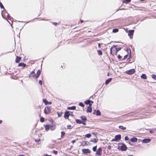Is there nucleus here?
Here are the masks:
<instances>
[{"label":"nucleus","mask_w":156,"mask_h":156,"mask_svg":"<svg viewBox=\"0 0 156 156\" xmlns=\"http://www.w3.org/2000/svg\"><path fill=\"white\" fill-rule=\"evenodd\" d=\"M84 103L86 105H89V106L87 107V112L91 113L92 111V108L91 106L92 105V104L94 103L93 101L90 100H87L85 101Z\"/></svg>","instance_id":"f257e3e1"},{"label":"nucleus","mask_w":156,"mask_h":156,"mask_svg":"<svg viewBox=\"0 0 156 156\" xmlns=\"http://www.w3.org/2000/svg\"><path fill=\"white\" fill-rule=\"evenodd\" d=\"M127 149V147L126 144L124 143H122V145L120 147L119 146H118L117 148V149L122 151H126Z\"/></svg>","instance_id":"f03ea898"},{"label":"nucleus","mask_w":156,"mask_h":156,"mask_svg":"<svg viewBox=\"0 0 156 156\" xmlns=\"http://www.w3.org/2000/svg\"><path fill=\"white\" fill-rule=\"evenodd\" d=\"M135 72V69H133L128 70H127L126 71L125 73L128 75H131L134 74Z\"/></svg>","instance_id":"7ed1b4c3"},{"label":"nucleus","mask_w":156,"mask_h":156,"mask_svg":"<svg viewBox=\"0 0 156 156\" xmlns=\"http://www.w3.org/2000/svg\"><path fill=\"white\" fill-rule=\"evenodd\" d=\"M134 33V30H129L128 32V35L130 39H132V36L133 35Z\"/></svg>","instance_id":"20e7f679"},{"label":"nucleus","mask_w":156,"mask_h":156,"mask_svg":"<svg viewBox=\"0 0 156 156\" xmlns=\"http://www.w3.org/2000/svg\"><path fill=\"white\" fill-rule=\"evenodd\" d=\"M82 152L83 154H86L90 153L91 151L88 149L84 148L82 149Z\"/></svg>","instance_id":"39448f33"},{"label":"nucleus","mask_w":156,"mask_h":156,"mask_svg":"<svg viewBox=\"0 0 156 156\" xmlns=\"http://www.w3.org/2000/svg\"><path fill=\"white\" fill-rule=\"evenodd\" d=\"M69 116H70V112L68 111H66L64 115V118L66 119H69Z\"/></svg>","instance_id":"423d86ee"},{"label":"nucleus","mask_w":156,"mask_h":156,"mask_svg":"<svg viewBox=\"0 0 156 156\" xmlns=\"http://www.w3.org/2000/svg\"><path fill=\"white\" fill-rule=\"evenodd\" d=\"M47 109L48 111V112L47 111H46V108H45L44 110V113L46 114H49V113H50L51 112V107L48 106L47 107Z\"/></svg>","instance_id":"0eeeda50"},{"label":"nucleus","mask_w":156,"mask_h":156,"mask_svg":"<svg viewBox=\"0 0 156 156\" xmlns=\"http://www.w3.org/2000/svg\"><path fill=\"white\" fill-rule=\"evenodd\" d=\"M102 148L101 147H99L98 149V150L96 151V154L98 156H100L101 155V153L102 152Z\"/></svg>","instance_id":"6e6552de"},{"label":"nucleus","mask_w":156,"mask_h":156,"mask_svg":"<svg viewBox=\"0 0 156 156\" xmlns=\"http://www.w3.org/2000/svg\"><path fill=\"white\" fill-rule=\"evenodd\" d=\"M115 48L113 47V45L110 48V54L112 55H114V54L115 53Z\"/></svg>","instance_id":"1a4fd4ad"},{"label":"nucleus","mask_w":156,"mask_h":156,"mask_svg":"<svg viewBox=\"0 0 156 156\" xmlns=\"http://www.w3.org/2000/svg\"><path fill=\"white\" fill-rule=\"evenodd\" d=\"M151 139L149 138H145L143 140L142 142L144 143H147L150 142Z\"/></svg>","instance_id":"9d476101"},{"label":"nucleus","mask_w":156,"mask_h":156,"mask_svg":"<svg viewBox=\"0 0 156 156\" xmlns=\"http://www.w3.org/2000/svg\"><path fill=\"white\" fill-rule=\"evenodd\" d=\"M121 139V135L120 134H118L115 136V139L116 140V141H119Z\"/></svg>","instance_id":"9b49d317"},{"label":"nucleus","mask_w":156,"mask_h":156,"mask_svg":"<svg viewBox=\"0 0 156 156\" xmlns=\"http://www.w3.org/2000/svg\"><path fill=\"white\" fill-rule=\"evenodd\" d=\"M43 102L44 103L45 105H50L51 104V102H49L46 99H43Z\"/></svg>","instance_id":"f8f14e48"},{"label":"nucleus","mask_w":156,"mask_h":156,"mask_svg":"<svg viewBox=\"0 0 156 156\" xmlns=\"http://www.w3.org/2000/svg\"><path fill=\"white\" fill-rule=\"evenodd\" d=\"M137 139L136 137H133L130 139V141L133 143L136 142L137 141Z\"/></svg>","instance_id":"ddd939ff"},{"label":"nucleus","mask_w":156,"mask_h":156,"mask_svg":"<svg viewBox=\"0 0 156 156\" xmlns=\"http://www.w3.org/2000/svg\"><path fill=\"white\" fill-rule=\"evenodd\" d=\"M41 71L40 70H38L37 72L36 75L35 76V78L36 79H37L40 76L41 74Z\"/></svg>","instance_id":"4468645a"},{"label":"nucleus","mask_w":156,"mask_h":156,"mask_svg":"<svg viewBox=\"0 0 156 156\" xmlns=\"http://www.w3.org/2000/svg\"><path fill=\"white\" fill-rule=\"evenodd\" d=\"M31 76H32L34 78H35L36 75L34 72V70L31 73L29 77H30Z\"/></svg>","instance_id":"2eb2a0df"},{"label":"nucleus","mask_w":156,"mask_h":156,"mask_svg":"<svg viewBox=\"0 0 156 156\" xmlns=\"http://www.w3.org/2000/svg\"><path fill=\"white\" fill-rule=\"evenodd\" d=\"M76 107L75 106H73L72 107H68L67 108V109L69 110H74L76 109Z\"/></svg>","instance_id":"dca6fc26"},{"label":"nucleus","mask_w":156,"mask_h":156,"mask_svg":"<svg viewBox=\"0 0 156 156\" xmlns=\"http://www.w3.org/2000/svg\"><path fill=\"white\" fill-rule=\"evenodd\" d=\"M112 80V78H109L106 80L105 82V84L106 85H107L110 82H111Z\"/></svg>","instance_id":"f3484780"},{"label":"nucleus","mask_w":156,"mask_h":156,"mask_svg":"<svg viewBox=\"0 0 156 156\" xmlns=\"http://www.w3.org/2000/svg\"><path fill=\"white\" fill-rule=\"evenodd\" d=\"M44 127L45 130L47 131H48L49 129H50V125L48 124L44 126Z\"/></svg>","instance_id":"a211bd4d"},{"label":"nucleus","mask_w":156,"mask_h":156,"mask_svg":"<svg viewBox=\"0 0 156 156\" xmlns=\"http://www.w3.org/2000/svg\"><path fill=\"white\" fill-rule=\"evenodd\" d=\"M80 118L82 120V121H87V118L84 115H82L80 117Z\"/></svg>","instance_id":"6ab92c4d"},{"label":"nucleus","mask_w":156,"mask_h":156,"mask_svg":"<svg viewBox=\"0 0 156 156\" xmlns=\"http://www.w3.org/2000/svg\"><path fill=\"white\" fill-rule=\"evenodd\" d=\"M141 78L144 79H146L147 78V77L145 74H143L141 76Z\"/></svg>","instance_id":"aec40b11"},{"label":"nucleus","mask_w":156,"mask_h":156,"mask_svg":"<svg viewBox=\"0 0 156 156\" xmlns=\"http://www.w3.org/2000/svg\"><path fill=\"white\" fill-rule=\"evenodd\" d=\"M55 126L53 125H50V129H51V131L54 130L55 129Z\"/></svg>","instance_id":"412c9836"},{"label":"nucleus","mask_w":156,"mask_h":156,"mask_svg":"<svg viewBox=\"0 0 156 156\" xmlns=\"http://www.w3.org/2000/svg\"><path fill=\"white\" fill-rule=\"evenodd\" d=\"M95 114L97 116H100L101 115V113L100 111L99 110H98L96 111Z\"/></svg>","instance_id":"4be33fe9"},{"label":"nucleus","mask_w":156,"mask_h":156,"mask_svg":"<svg viewBox=\"0 0 156 156\" xmlns=\"http://www.w3.org/2000/svg\"><path fill=\"white\" fill-rule=\"evenodd\" d=\"M113 47L115 48V49H116V51H117L118 52V51H119L121 49V48L120 47H119L118 48H117V47H116V45H113Z\"/></svg>","instance_id":"5701e85b"},{"label":"nucleus","mask_w":156,"mask_h":156,"mask_svg":"<svg viewBox=\"0 0 156 156\" xmlns=\"http://www.w3.org/2000/svg\"><path fill=\"white\" fill-rule=\"evenodd\" d=\"M87 141H83L81 143V144L80 145L81 146H84L85 145H87Z\"/></svg>","instance_id":"b1692460"},{"label":"nucleus","mask_w":156,"mask_h":156,"mask_svg":"<svg viewBox=\"0 0 156 156\" xmlns=\"http://www.w3.org/2000/svg\"><path fill=\"white\" fill-rule=\"evenodd\" d=\"M90 142H93L94 143H96L97 142V140L95 138H94L93 139H91Z\"/></svg>","instance_id":"393cba45"},{"label":"nucleus","mask_w":156,"mask_h":156,"mask_svg":"<svg viewBox=\"0 0 156 156\" xmlns=\"http://www.w3.org/2000/svg\"><path fill=\"white\" fill-rule=\"evenodd\" d=\"M119 129H121L122 130H125L126 129V127H124L122 126H119Z\"/></svg>","instance_id":"a878e982"},{"label":"nucleus","mask_w":156,"mask_h":156,"mask_svg":"<svg viewBox=\"0 0 156 156\" xmlns=\"http://www.w3.org/2000/svg\"><path fill=\"white\" fill-rule=\"evenodd\" d=\"M76 122L77 123L79 124H81L82 123V121L80 119H76Z\"/></svg>","instance_id":"bb28decb"},{"label":"nucleus","mask_w":156,"mask_h":156,"mask_svg":"<svg viewBox=\"0 0 156 156\" xmlns=\"http://www.w3.org/2000/svg\"><path fill=\"white\" fill-rule=\"evenodd\" d=\"M26 66V64L23 62H20V67H25Z\"/></svg>","instance_id":"cd10ccee"},{"label":"nucleus","mask_w":156,"mask_h":156,"mask_svg":"<svg viewBox=\"0 0 156 156\" xmlns=\"http://www.w3.org/2000/svg\"><path fill=\"white\" fill-rule=\"evenodd\" d=\"M91 134L90 133H88L85 135V137L87 138L90 137L91 136Z\"/></svg>","instance_id":"c85d7f7f"},{"label":"nucleus","mask_w":156,"mask_h":156,"mask_svg":"<svg viewBox=\"0 0 156 156\" xmlns=\"http://www.w3.org/2000/svg\"><path fill=\"white\" fill-rule=\"evenodd\" d=\"M61 137L63 138L64 137V136L65 135L66 133H65V132L64 131H62L61 132Z\"/></svg>","instance_id":"c756f323"},{"label":"nucleus","mask_w":156,"mask_h":156,"mask_svg":"<svg viewBox=\"0 0 156 156\" xmlns=\"http://www.w3.org/2000/svg\"><path fill=\"white\" fill-rule=\"evenodd\" d=\"M119 31L118 29L115 28L113 29L112 32L113 33H115Z\"/></svg>","instance_id":"7c9ffc66"},{"label":"nucleus","mask_w":156,"mask_h":156,"mask_svg":"<svg viewBox=\"0 0 156 156\" xmlns=\"http://www.w3.org/2000/svg\"><path fill=\"white\" fill-rule=\"evenodd\" d=\"M131 0H125L123 1V2L125 3H128L131 2Z\"/></svg>","instance_id":"2f4dec72"},{"label":"nucleus","mask_w":156,"mask_h":156,"mask_svg":"<svg viewBox=\"0 0 156 156\" xmlns=\"http://www.w3.org/2000/svg\"><path fill=\"white\" fill-rule=\"evenodd\" d=\"M40 121L42 122H43L45 121V119L43 117H41L40 119Z\"/></svg>","instance_id":"473e14b6"},{"label":"nucleus","mask_w":156,"mask_h":156,"mask_svg":"<svg viewBox=\"0 0 156 156\" xmlns=\"http://www.w3.org/2000/svg\"><path fill=\"white\" fill-rule=\"evenodd\" d=\"M97 148V146L96 145L95 146L93 147L92 148V150L94 152L96 151Z\"/></svg>","instance_id":"72a5a7b5"},{"label":"nucleus","mask_w":156,"mask_h":156,"mask_svg":"<svg viewBox=\"0 0 156 156\" xmlns=\"http://www.w3.org/2000/svg\"><path fill=\"white\" fill-rule=\"evenodd\" d=\"M98 54L99 55H101L102 54V52L101 50H98L97 51Z\"/></svg>","instance_id":"f704fd0d"},{"label":"nucleus","mask_w":156,"mask_h":156,"mask_svg":"<svg viewBox=\"0 0 156 156\" xmlns=\"http://www.w3.org/2000/svg\"><path fill=\"white\" fill-rule=\"evenodd\" d=\"M129 51L130 55H129V58H127V60L128 59H129V58H130V55H130L131 50H130V49H129H129L127 48L126 51L128 52V51Z\"/></svg>","instance_id":"c9c22d12"},{"label":"nucleus","mask_w":156,"mask_h":156,"mask_svg":"<svg viewBox=\"0 0 156 156\" xmlns=\"http://www.w3.org/2000/svg\"><path fill=\"white\" fill-rule=\"evenodd\" d=\"M79 105L82 107H84V104L82 102H80L79 103Z\"/></svg>","instance_id":"e433bc0d"},{"label":"nucleus","mask_w":156,"mask_h":156,"mask_svg":"<svg viewBox=\"0 0 156 156\" xmlns=\"http://www.w3.org/2000/svg\"><path fill=\"white\" fill-rule=\"evenodd\" d=\"M151 77L153 79L156 80V75H155L154 74H152L151 75Z\"/></svg>","instance_id":"4c0bfd02"},{"label":"nucleus","mask_w":156,"mask_h":156,"mask_svg":"<svg viewBox=\"0 0 156 156\" xmlns=\"http://www.w3.org/2000/svg\"><path fill=\"white\" fill-rule=\"evenodd\" d=\"M20 61V57L18 56L17 57L16 59V62H18Z\"/></svg>","instance_id":"58836bf2"},{"label":"nucleus","mask_w":156,"mask_h":156,"mask_svg":"<svg viewBox=\"0 0 156 156\" xmlns=\"http://www.w3.org/2000/svg\"><path fill=\"white\" fill-rule=\"evenodd\" d=\"M57 114L58 115V116L59 117H60L61 116L62 114V112H61V113H59V112H57Z\"/></svg>","instance_id":"ea45409f"},{"label":"nucleus","mask_w":156,"mask_h":156,"mask_svg":"<svg viewBox=\"0 0 156 156\" xmlns=\"http://www.w3.org/2000/svg\"><path fill=\"white\" fill-rule=\"evenodd\" d=\"M124 139L126 140H129V138L127 136H125Z\"/></svg>","instance_id":"a19ab883"},{"label":"nucleus","mask_w":156,"mask_h":156,"mask_svg":"<svg viewBox=\"0 0 156 156\" xmlns=\"http://www.w3.org/2000/svg\"><path fill=\"white\" fill-rule=\"evenodd\" d=\"M82 121V123L81 124H82L83 125H86V121Z\"/></svg>","instance_id":"79ce46f5"},{"label":"nucleus","mask_w":156,"mask_h":156,"mask_svg":"<svg viewBox=\"0 0 156 156\" xmlns=\"http://www.w3.org/2000/svg\"><path fill=\"white\" fill-rule=\"evenodd\" d=\"M53 153L55 155H57L58 154V151H57L54 150L53 151Z\"/></svg>","instance_id":"37998d69"},{"label":"nucleus","mask_w":156,"mask_h":156,"mask_svg":"<svg viewBox=\"0 0 156 156\" xmlns=\"http://www.w3.org/2000/svg\"><path fill=\"white\" fill-rule=\"evenodd\" d=\"M128 55L127 54L125 55L124 56L122 60L125 59H126V58H127V57H128Z\"/></svg>","instance_id":"c03bdc74"},{"label":"nucleus","mask_w":156,"mask_h":156,"mask_svg":"<svg viewBox=\"0 0 156 156\" xmlns=\"http://www.w3.org/2000/svg\"><path fill=\"white\" fill-rule=\"evenodd\" d=\"M39 83L41 85H42V80H40L39 81Z\"/></svg>","instance_id":"a18cd8bd"},{"label":"nucleus","mask_w":156,"mask_h":156,"mask_svg":"<svg viewBox=\"0 0 156 156\" xmlns=\"http://www.w3.org/2000/svg\"><path fill=\"white\" fill-rule=\"evenodd\" d=\"M122 57L119 54L117 56V58L119 59H120Z\"/></svg>","instance_id":"49530a36"},{"label":"nucleus","mask_w":156,"mask_h":156,"mask_svg":"<svg viewBox=\"0 0 156 156\" xmlns=\"http://www.w3.org/2000/svg\"><path fill=\"white\" fill-rule=\"evenodd\" d=\"M71 125H68L67 126V128L68 129H71Z\"/></svg>","instance_id":"de8ad7c7"},{"label":"nucleus","mask_w":156,"mask_h":156,"mask_svg":"<svg viewBox=\"0 0 156 156\" xmlns=\"http://www.w3.org/2000/svg\"><path fill=\"white\" fill-rule=\"evenodd\" d=\"M70 112V115L72 116V117H74V115L73 114L72 112Z\"/></svg>","instance_id":"09e8293b"},{"label":"nucleus","mask_w":156,"mask_h":156,"mask_svg":"<svg viewBox=\"0 0 156 156\" xmlns=\"http://www.w3.org/2000/svg\"><path fill=\"white\" fill-rule=\"evenodd\" d=\"M0 7L1 8H3L4 7L3 6V5L1 3V2H0Z\"/></svg>","instance_id":"8fccbe9b"},{"label":"nucleus","mask_w":156,"mask_h":156,"mask_svg":"<svg viewBox=\"0 0 156 156\" xmlns=\"http://www.w3.org/2000/svg\"><path fill=\"white\" fill-rule=\"evenodd\" d=\"M40 140V139H36L35 140V141L36 142H38Z\"/></svg>","instance_id":"3c124183"},{"label":"nucleus","mask_w":156,"mask_h":156,"mask_svg":"<svg viewBox=\"0 0 156 156\" xmlns=\"http://www.w3.org/2000/svg\"><path fill=\"white\" fill-rule=\"evenodd\" d=\"M107 148L109 150H110L111 149V146L110 145H108V146Z\"/></svg>","instance_id":"603ef678"},{"label":"nucleus","mask_w":156,"mask_h":156,"mask_svg":"<svg viewBox=\"0 0 156 156\" xmlns=\"http://www.w3.org/2000/svg\"><path fill=\"white\" fill-rule=\"evenodd\" d=\"M58 23L56 22H53L52 23V24L54 25L55 26H56L57 25Z\"/></svg>","instance_id":"864d4df0"},{"label":"nucleus","mask_w":156,"mask_h":156,"mask_svg":"<svg viewBox=\"0 0 156 156\" xmlns=\"http://www.w3.org/2000/svg\"><path fill=\"white\" fill-rule=\"evenodd\" d=\"M96 111H97V110H94V112H93V114L94 115H95V114H96Z\"/></svg>","instance_id":"5fc2aeb1"},{"label":"nucleus","mask_w":156,"mask_h":156,"mask_svg":"<svg viewBox=\"0 0 156 156\" xmlns=\"http://www.w3.org/2000/svg\"><path fill=\"white\" fill-rule=\"evenodd\" d=\"M71 142L72 144H73L76 142V140H73Z\"/></svg>","instance_id":"6e6d98bb"},{"label":"nucleus","mask_w":156,"mask_h":156,"mask_svg":"<svg viewBox=\"0 0 156 156\" xmlns=\"http://www.w3.org/2000/svg\"><path fill=\"white\" fill-rule=\"evenodd\" d=\"M117 52H118V51H116V50H115V53H114V55H116Z\"/></svg>","instance_id":"4d7b16f0"},{"label":"nucleus","mask_w":156,"mask_h":156,"mask_svg":"<svg viewBox=\"0 0 156 156\" xmlns=\"http://www.w3.org/2000/svg\"><path fill=\"white\" fill-rule=\"evenodd\" d=\"M112 141H116V140L115 139V138H114V139H113L112 140Z\"/></svg>","instance_id":"13d9d810"},{"label":"nucleus","mask_w":156,"mask_h":156,"mask_svg":"<svg viewBox=\"0 0 156 156\" xmlns=\"http://www.w3.org/2000/svg\"><path fill=\"white\" fill-rule=\"evenodd\" d=\"M153 133V131L152 130H150V133Z\"/></svg>","instance_id":"bf43d9fd"},{"label":"nucleus","mask_w":156,"mask_h":156,"mask_svg":"<svg viewBox=\"0 0 156 156\" xmlns=\"http://www.w3.org/2000/svg\"><path fill=\"white\" fill-rule=\"evenodd\" d=\"M45 156H52L51 155H49L47 154H45Z\"/></svg>","instance_id":"052dcab7"},{"label":"nucleus","mask_w":156,"mask_h":156,"mask_svg":"<svg viewBox=\"0 0 156 156\" xmlns=\"http://www.w3.org/2000/svg\"><path fill=\"white\" fill-rule=\"evenodd\" d=\"M83 20H80V22H81V23H83Z\"/></svg>","instance_id":"680f3d73"},{"label":"nucleus","mask_w":156,"mask_h":156,"mask_svg":"<svg viewBox=\"0 0 156 156\" xmlns=\"http://www.w3.org/2000/svg\"><path fill=\"white\" fill-rule=\"evenodd\" d=\"M98 47H100V46H101V44H100V43H99L98 44Z\"/></svg>","instance_id":"e2e57ef3"},{"label":"nucleus","mask_w":156,"mask_h":156,"mask_svg":"<svg viewBox=\"0 0 156 156\" xmlns=\"http://www.w3.org/2000/svg\"><path fill=\"white\" fill-rule=\"evenodd\" d=\"M73 146H72L71 147L69 148V149H71V148Z\"/></svg>","instance_id":"0e129e2a"},{"label":"nucleus","mask_w":156,"mask_h":156,"mask_svg":"<svg viewBox=\"0 0 156 156\" xmlns=\"http://www.w3.org/2000/svg\"><path fill=\"white\" fill-rule=\"evenodd\" d=\"M2 121L0 120V124H1L2 123Z\"/></svg>","instance_id":"69168bd1"},{"label":"nucleus","mask_w":156,"mask_h":156,"mask_svg":"<svg viewBox=\"0 0 156 156\" xmlns=\"http://www.w3.org/2000/svg\"><path fill=\"white\" fill-rule=\"evenodd\" d=\"M127 156H133V155H128Z\"/></svg>","instance_id":"338daca9"},{"label":"nucleus","mask_w":156,"mask_h":156,"mask_svg":"<svg viewBox=\"0 0 156 156\" xmlns=\"http://www.w3.org/2000/svg\"><path fill=\"white\" fill-rule=\"evenodd\" d=\"M20 61L21 60V58H22L21 56H20Z\"/></svg>","instance_id":"774afa93"}]
</instances>
